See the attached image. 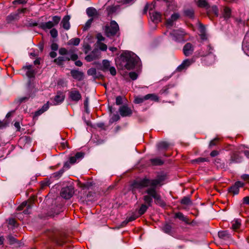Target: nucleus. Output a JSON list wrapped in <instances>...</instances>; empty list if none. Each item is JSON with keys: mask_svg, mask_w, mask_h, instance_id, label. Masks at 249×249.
<instances>
[{"mask_svg": "<svg viewBox=\"0 0 249 249\" xmlns=\"http://www.w3.org/2000/svg\"><path fill=\"white\" fill-rule=\"evenodd\" d=\"M161 180L160 178L150 179L144 178L141 180L135 181L132 184L133 188L141 189L144 187H150L144 191L146 195L143 197V199L145 204L141 205L139 210L140 215L144 214L149 207L152 206L153 199L155 203L161 207L166 206L165 202L162 199L160 194L156 190V187L160 184Z\"/></svg>", "mask_w": 249, "mask_h": 249, "instance_id": "1", "label": "nucleus"}, {"mask_svg": "<svg viewBox=\"0 0 249 249\" xmlns=\"http://www.w3.org/2000/svg\"><path fill=\"white\" fill-rule=\"evenodd\" d=\"M121 59L122 68H124L128 70L134 69L139 61V58L129 52L122 53Z\"/></svg>", "mask_w": 249, "mask_h": 249, "instance_id": "2", "label": "nucleus"}, {"mask_svg": "<svg viewBox=\"0 0 249 249\" xmlns=\"http://www.w3.org/2000/svg\"><path fill=\"white\" fill-rule=\"evenodd\" d=\"M186 34V33L183 29H179L173 30L170 33V36L172 40L177 42H181L185 40V36Z\"/></svg>", "mask_w": 249, "mask_h": 249, "instance_id": "3", "label": "nucleus"}, {"mask_svg": "<svg viewBox=\"0 0 249 249\" xmlns=\"http://www.w3.org/2000/svg\"><path fill=\"white\" fill-rule=\"evenodd\" d=\"M53 21H49L47 22H42L39 24V27L44 30L51 29L57 25L61 20V17L54 16L52 17Z\"/></svg>", "mask_w": 249, "mask_h": 249, "instance_id": "4", "label": "nucleus"}, {"mask_svg": "<svg viewBox=\"0 0 249 249\" xmlns=\"http://www.w3.org/2000/svg\"><path fill=\"white\" fill-rule=\"evenodd\" d=\"M119 26L117 22L114 20H112L109 26L105 27L106 35L108 37L114 36L119 31Z\"/></svg>", "mask_w": 249, "mask_h": 249, "instance_id": "5", "label": "nucleus"}, {"mask_svg": "<svg viewBox=\"0 0 249 249\" xmlns=\"http://www.w3.org/2000/svg\"><path fill=\"white\" fill-rule=\"evenodd\" d=\"M153 6L152 4H147L144 9V13H146L148 9H149V15H150L152 20L156 23H158L160 21L161 14L157 12L152 11V7Z\"/></svg>", "mask_w": 249, "mask_h": 249, "instance_id": "6", "label": "nucleus"}, {"mask_svg": "<svg viewBox=\"0 0 249 249\" xmlns=\"http://www.w3.org/2000/svg\"><path fill=\"white\" fill-rule=\"evenodd\" d=\"M35 197L34 196H31L30 198L27 201L23 202L17 208L18 211H21L25 207H26L27 209L23 211L25 214L28 213V210L30 209L35 201Z\"/></svg>", "mask_w": 249, "mask_h": 249, "instance_id": "7", "label": "nucleus"}, {"mask_svg": "<svg viewBox=\"0 0 249 249\" xmlns=\"http://www.w3.org/2000/svg\"><path fill=\"white\" fill-rule=\"evenodd\" d=\"M74 192V188L72 186H68L61 189L60 195L63 198L69 199L72 196Z\"/></svg>", "mask_w": 249, "mask_h": 249, "instance_id": "8", "label": "nucleus"}, {"mask_svg": "<svg viewBox=\"0 0 249 249\" xmlns=\"http://www.w3.org/2000/svg\"><path fill=\"white\" fill-rule=\"evenodd\" d=\"M48 236L58 246H62L66 242V239L64 236H57L56 232H52Z\"/></svg>", "mask_w": 249, "mask_h": 249, "instance_id": "9", "label": "nucleus"}, {"mask_svg": "<svg viewBox=\"0 0 249 249\" xmlns=\"http://www.w3.org/2000/svg\"><path fill=\"white\" fill-rule=\"evenodd\" d=\"M69 97L71 100L77 102L82 98L80 92L75 89H71L69 92Z\"/></svg>", "mask_w": 249, "mask_h": 249, "instance_id": "10", "label": "nucleus"}, {"mask_svg": "<svg viewBox=\"0 0 249 249\" xmlns=\"http://www.w3.org/2000/svg\"><path fill=\"white\" fill-rule=\"evenodd\" d=\"M245 185V183L240 181H236L233 185L229 189V192L234 195H237L239 192V188L243 187Z\"/></svg>", "mask_w": 249, "mask_h": 249, "instance_id": "11", "label": "nucleus"}, {"mask_svg": "<svg viewBox=\"0 0 249 249\" xmlns=\"http://www.w3.org/2000/svg\"><path fill=\"white\" fill-rule=\"evenodd\" d=\"M119 111L122 117L130 116L132 114V109L126 105L121 106L119 108Z\"/></svg>", "mask_w": 249, "mask_h": 249, "instance_id": "12", "label": "nucleus"}, {"mask_svg": "<svg viewBox=\"0 0 249 249\" xmlns=\"http://www.w3.org/2000/svg\"><path fill=\"white\" fill-rule=\"evenodd\" d=\"M86 13L89 18H92L93 19L98 18L100 15L97 10L92 7L88 8L86 10Z\"/></svg>", "mask_w": 249, "mask_h": 249, "instance_id": "13", "label": "nucleus"}, {"mask_svg": "<svg viewBox=\"0 0 249 249\" xmlns=\"http://www.w3.org/2000/svg\"><path fill=\"white\" fill-rule=\"evenodd\" d=\"M194 46L190 43H186L183 48V53L186 56L191 55L194 52Z\"/></svg>", "mask_w": 249, "mask_h": 249, "instance_id": "14", "label": "nucleus"}, {"mask_svg": "<svg viewBox=\"0 0 249 249\" xmlns=\"http://www.w3.org/2000/svg\"><path fill=\"white\" fill-rule=\"evenodd\" d=\"M219 238L220 239L226 240L230 241L232 240L231 235L227 231H220L218 233Z\"/></svg>", "mask_w": 249, "mask_h": 249, "instance_id": "15", "label": "nucleus"}, {"mask_svg": "<svg viewBox=\"0 0 249 249\" xmlns=\"http://www.w3.org/2000/svg\"><path fill=\"white\" fill-rule=\"evenodd\" d=\"M70 18L71 17L69 15H66L63 17L61 22V24L62 25L63 28L66 30H68L70 29Z\"/></svg>", "mask_w": 249, "mask_h": 249, "instance_id": "16", "label": "nucleus"}, {"mask_svg": "<svg viewBox=\"0 0 249 249\" xmlns=\"http://www.w3.org/2000/svg\"><path fill=\"white\" fill-rule=\"evenodd\" d=\"M192 62L190 59H185L182 63L178 66L177 69V71H181L184 70H186L191 64Z\"/></svg>", "mask_w": 249, "mask_h": 249, "instance_id": "17", "label": "nucleus"}, {"mask_svg": "<svg viewBox=\"0 0 249 249\" xmlns=\"http://www.w3.org/2000/svg\"><path fill=\"white\" fill-rule=\"evenodd\" d=\"M71 74L74 79L78 81L82 80L84 77L83 72L77 70H71Z\"/></svg>", "mask_w": 249, "mask_h": 249, "instance_id": "18", "label": "nucleus"}, {"mask_svg": "<svg viewBox=\"0 0 249 249\" xmlns=\"http://www.w3.org/2000/svg\"><path fill=\"white\" fill-rule=\"evenodd\" d=\"M242 160V157L240 156L238 153L234 152L233 153L231 156L229 163L231 164L233 162L239 163L241 162Z\"/></svg>", "mask_w": 249, "mask_h": 249, "instance_id": "19", "label": "nucleus"}, {"mask_svg": "<svg viewBox=\"0 0 249 249\" xmlns=\"http://www.w3.org/2000/svg\"><path fill=\"white\" fill-rule=\"evenodd\" d=\"M32 65H29L23 67V69L27 70L26 72V75L29 78L34 77L36 74V71L32 69Z\"/></svg>", "mask_w": 249, "mask_h": 249, "instance_id": "20", "label": "nucleus"}, {"mask_svg": "<svg viewBox=\"0 0 249 249\" xmlns=\"http://www.w3.org/2000/svg\"><path fill=\"white\" fill-rule=\"evenodd\" d=\"M231 224L232 230L238 231L241 226V220L239 219H235L231 222Z\"/></svg>", "mask_w": 249, "mask_h": 249, "instance_id": "21", "label": "nucleus"}, {"mask_svg": "<svg viewBox=\"0 0 249 249\" xmlns=\"http://www.w3.org/2000/svg\"><path fill=\"white\" fill-rule=\"evenodd\" d=\"M84 154L83 152H77L75 154L74 156H72L70 158V162L71 164L75 163L77 160H80L84 157Z\"/></svg>", "mask_w": 249, "mask_h": 249, "instance_id": "22", "label": "nucleus"}, {"mask_svg": "<svg viewBox=\"0 0 249 249\" xmlns=\"http://www.w3.org/2000/svg\"><path fill=\"white\" fill-rule=\"evenodd\" d=\"M179 18L178 13H174L172 15L171 18L166 20V23L167 26H172L174 21H176Z\"/></svg>", "mask_w": 249, "mask_h": 249, "instance_id": "23", "label": "nucleus"}, {"mask_svg": "<svg viewBox=\"0 0 249 249\" xmlns=\"http://www.w3.org/2000/svg\"><path fill=\"white\" fill-rule=\"evenodd\" d=\"M175 217L178 218L179 219L184 222L185 223L187 224H191L189 218H188L187 216H184V214L180 212L176 213L175 214Z\"/></svg>", "mask_w": 249, "mask_h": 249, "instance_id": "24", "label": "nucleus"}, {"mask_svg": "<svg viewBox=\"0 0 249 249\" xmlns=\"http://www.w3.org/2000/svg\"><path fill=\"white\" fill-rule=\"evenodd\" d=\"M231 9L228 7H225L222 13V17L225 19H228L231 17Z\"/></svg>", "mask_w": 249, "mask_h": 249, "instance_id": "25", "label": "nucleus"}, {"mask_svg": "<svg viewBox=\"0 0 249 249\" xmlns=\"http://www.w3.org/2000/svg\"><path fill=\"white\" fill-rule=\"evenodd\" d=\"M64 98L65 95L63 93L59 92L57 93V95L55 96L54 100L56 104H58L62 103L64 101Z\"/></svg>", "mask_w": 249, "mask_h": 249, "instance_id": "26", "label": "nucleus"}, {"mask_svg": "<svg viewBox=\"0 0 249 249\" xmlns=\"http://www.w3.org/2000/svg\"><path fill=\"white\" fill-rule=\"evenodd\" d=\"M145 99H146V100H151L152 101H154L155 102H158L159 98L156 94L152 93L148 94L145 95Z\"/></svg>", "mask_w": 249, "mask_h": 249, "instance_id": "27", "label": "nucleus"}, {"mask_svg": "<svg viewBox=\"0 0 249 249\" xmlns=\"http://www.w3.org/2000/svg\"><path fill=\"white\" fill-rule=\"evenodd\" d=\"M197 5L200 7L205 8L207 9L210 7L208 3L206 0H198Z\"/></svg>", "mask_w": 249, "mask_h": 249, "instance_id": "28", "label": "nucleus"}, {"mask_svg": "<svg viewBox=\"0 0 249 249\" xmlns=\"http://www.w3.org/2000/svg\"><path fill=\"white\" fill-rule=\"evenodd\" d=\"M110 67V62L107 60H104L101 70L104 71H108Z\"/></svg>", "mask_w": 249, "mask_h": 249, "instance_id": "29", "label": "nucleus"}, {"mask_svg": "<svg viewBox=\"0 0 249 249\" xmlns=\"http://www.w3.org/2000/svg\"><path fill=\"white\" fill-rule=\"evenodd\" d=\"M169 143L167 142H161L158 143V147L160 149H166L169 146Z\"/></svg>", "mask_w": 249, "mask_h": 249, "instance_id": "30", "label": "nucleus"}, {"mask_svg": "<svg viewBox=\"0 0 249 249\" xmlns=\"http://www.w3.org/2000/svg\"><path fill=\"white\" fill-rule=\"evenodd\" d=\"M80 40L79 38H73L70 39L68 42L69 45L77 46L80 43Z\"/></svg>", "mask_w": 249, "mask_h": 249, "instance_id": "31", "label": "nucleus"}, {"mask_svg": "<svg viewBox=\"0 0 249 249\" xmlns=\"http://www.w3.org/2000/svg\"><path fill=\"white\" fill-rule=\"evenodd\" d=\"M209 14H213L215 17L218 16V9L216 6H213L211 9L208 11Z\"/></svg>", "mask_w": 249, "mask_h": 249, "instance_id": "32", "label": "nucleus"}, {"mask_svg": "<svg viewBox=\"0 0 249 249\" xmlns=\"http://www.w3.org/2000/svg\"><path fill=\"white\" fill-rule=\"evenodd\" d=\"M18 14H11L6 17V21L8 23L11 22L12 21L16 19L18 17Z\"/></svg>", "mask_w": 249, "mask_h": 249, "instance_id": "33", "label": "nucleus"}, {"mask_svg": "<svg viewBox=\"0 0 249 249\" xmlns=\"http://www.w3.org/2000/svg\"><path fill=\"white\" fill-rule=\"evenodd\" d=\"M107 11L108 15H111L116 12L117 7L114 6H109L107 8Z\"/></svg>", "mask_w": 249, "mask_h": 249, "instance_id": "34", "label": "nucleus"}, {"mask_svg": "<svg viewBox=\"0 0 249 249\" xmlns=\"http://www.w3.org/2000/svg\"><path fill=\"white\" fill-rule=\"evenodd\" d=\"M151 162L152 164L154 165H160L163 163V161L160 159H151Z\"/></svg>", "mask_w": 249, "mask_h": 249, "instance_id": "35", "label": "nucleus"}, {"mask_svg": "<svg viewBox=\"0 0 249 249\" xmlns=\"http://www.w3.org/2000/svg\"><path fill=\"white\" fill-rule=\"evenodd\" d=\"M92 18H90L85 23L84 26L83 27V30L86 31L90 27L91 23L93 22Z\"/></svg>", "mask_w": 249, "mask_h": 249, "instance_id": "36", "label": "nucleus"}, {"mask_svg": "<svg viewBox=\"0 0 249 249\" xmlns=\"http://www.w3.org/2000/svg\"><path fill=\"white\" fill-rule=\"evenodd\" d=\"M200 28L201 29V38L203 40L206 39V35L205 33V27L202 24H200Z\"/></svg>", "mask_w": 249, "mask_h": 249, "instance_id": "37", "label": "nucleus"}, {"mask_svg": "<svg viewBox=\"0 0 249 249\" xmlns=\"http://www.w3.org/2000/svg\"><path fill=\"white\" fill-rule=\"evenodd\" d=\"M181 203L183 205H189L191 204V201L189 197H184L181 200Z\"/></svg>", "mask_w": 249, "mask_h": 249, "instance_id": "38", "label": "nucleus"}, {"mask_svg": "<svg viewBox=\"0 0 249 249\" xmlns=\"http://www.w3.org/2000/svg\"><path fill=\"white\" fill-rule=\"evenodd\" d=\"M207 49L208 51L207 53H204V52L199 53V56H201V57H204V56H206L208 55V54L211 53L212 51L213 50L212 48L210 45H208L207 46Z\"/></svg>", "mask_w": 249, "mask_h": 249, "instance_id": "39", "label": "nucleus"}, {"mask_svg": "<svg viewBox=\"0 0 249 249\" xmlns=\"http://www.w3.org/2000/svg\"><path fill=\"white\" fill-rule=\"evenodd\" d=\"M162 230L165 233H169L171 231L172 227L169 224H165L163 227Z\"/></svg>", "mask_w": 249, "mask_h": 249, "instance_id": "40", "label": "nucleus"}, {"mask_svg": "<svg viewBox=\"0 0 249 249\" xmlns=\"http://www.w3.org/2000/svg\"><path fill=\"white\" fill-rule=\"evenodd\" d=\"M64 61V56H59L56 59H54L53 62L57 65H61L62 64L63 62Z\"/></svg>", "mask_w": 249, "mask_h": 249, "instance_id": "41", "label": "nucleus"}, {"mask_svg": "<svg viewBox=\"0 0 249 249\" xmlns=\"http://www.w3.org/2000/svg\"><path fill=\"white\" fill-rule=\"evenodd\" d=\"M146 100L145 99V96L143 97H136L134 100V103L135 104H141Z\"/></svg>", "mask_w": 249, "mask_h": 249, "instance_id": "42", "label": "nucleus"}, {"mask_svg": "<svg viewBox=\"0 0 249 249\" xmlns=\"http://www.w3.org/2000/svg\"><path fill=\"white\" fill-rule=\"evenodd\" d=\"M51 182L50 180L46 179L45 180L41 181V187L42 189H44L46 186H48L50 185Z\"/></svg>", "mask_w": 249, "mask_h": 249, "instance_id": "43", "label": "nucleus"}, {"mask_svg": "<svg viewBox=\"0 0 249 249\" xmlns=\"http://www.w3.org/2000/svg\"><path fill=\"white\" fill-rule=\"evenodd\" d=\"M185 15L189 17L193 18L194 14V12L193 9H187L184 11Z\"/></svg>", "mask_w": 249, "mask_h": 249, "instance_id": "44", "label": "nucleus"}, {"mask_svg": "<svg viewBox=\"0 0 249 249\" xmlns=\"http://www.w3.org/2000/svg\"><path fill=\"white\" fill-rule=\"evenodd\" d=\"M9 122L7 120H0V129H3L8 126Z\"/></svg>", "mask_w": 249, "mask_h": 249, "instance_id": "45", "label": "nucleus"}, {"mask_svg": "<svg viewBox=\"0 0 249 249\" xmlns=\"http://www.w3.org/2000/svg\"><path fill=\"white\" fill-rule=\"evenodd\" d=\"M136 219V217L134 215H132L128 218L123 222L122 224L124 225H126L129 222L132 221Z\"/></svg>", "mask_w": 249, "mask_h": 249, "instance_id": "46", "label": "nucleus"}, {"mask_svg": "<svg viewBox=\"0 0 249 249\" xmlns=\"http://www.w3.org/2000/svg\"><path fill=\"white\" fill-rule=\"evenodd\" d=\"M208 161V159L207 158H198L196 159H195V160H192V162L194 163V162H198V163H199V162H205V161Z\"/></svg>", "mask_w": 249, "mask_h": 249, "instance_id": "47", "label": "nucleus"}, {"mask_svg": "<svg viewBox=\"0 0 249 249\" xmlns=\"http://www.w3.org/2000/svg\"><path fill=\"white\" fill-rule=\"evenodd\" d=\"M51 36L53 38H56L58 36V32L55 28H53L51 30L50 32Z\"/></svg>", "mask_w": 249, "mask_h": 249, "instance_id": "48", "label": "nucleus"}, {"mask_svg": "<svg viewBox=\"0 0 249 249\" xmlns=\"http://www.w3.org/2000/svg\"><path fill=\"white\" fill-rule=\"evenodd\" d=\"M129 75L130 78L133 80H135L138 78V74L135 72H130Z\"/></svg>", "mask_w": 249, "mask_h": 249, "instance_id": "49", "label": "nucleus"}, {"mask_svg": "<svg viewBox=\"0 0 249 249\" xmlns=\"http://www.w3.org/2000/svg\"><path fill=\"white\" fill-rule=\"evenodd\" d=\"M88 74L89 75H95L96 74V70L95 68H90L88 71Z\"/></svg>", "mask_w": 249, "mask_h": 249, "instance_id": "50", "label": "nucleus"}, {"mask_svg": "<svg viewBox=\"0 0 249 249\" xmlns=\"http://www.w3.org/2000/svg\"><path fill=\"white\" fill-rule=\"evenodd\" d=\"M116 104L117 105H120L123 104V98L121 96H118L116 98Z\"/></svg>", "mask_w": 249, "mask_h": 249, "instance_id": "51", "label": "nucleus"}, {"mask_svg": "<svg viewBox=\"0 0 249 249\" xmlns=\"http://www.w3.org/2000/svg\"><path fill=\"white\" fill-rule=\"evenodd\" d=\"M100 50L103 51H105L107 50V45L103 43H100L99 44Z\"/></svg>", "mask_w": 249, "mask_h": 249, "instance_id": "52", "label": "nucleus"}, {"mask_svg": "<svg viewBox=\"0 0 249 249\" xmlns=\"http://www.w3.org/2000/svg\"><path fill=\"white\" fill-rule=\"evenodd\" d=\"M219 141V139L218 138H215L213 140H212L209 144L210 147H212L214 145H216Z\"/></svg>", "mask_w": 249, "mask_h": 249, "instance_id": "53", "label": "nucleus"}, {"mask_svg": "<svg viewBox=\"0 0 249 249\" xmlns=\"http://www.w3.org/2000/svg\"><path fill=\"white\" fill-rule=\"evenodd\" d=\"M64 169H61L58 172L54 173L53 175L54 177L59 178L64 173Z\"/></svg>", "mask_w": 249, "mask_h": 249, "instance_id": "54", "label": "nucleus"}, {"mask_svg": "<svg viewBox=\"0 0 249 249\" xmlns=\"http://www.w3.org/2000/svg\"><path fill=\"white\" fill-rule=\"evenodd\" d=\"M59 53L62 55H65L68 53V51L64 48H61L59 50Z\"/></svg>", "mask_w": 249, "mask_h": 249, "instance_id": "55", "label": "nucleus"}, {"mask_svg": "<svg viewBox=\"0 0 249 249\" xmlns=\"http://www.w3.org/2000/svg\"><path fill=\"white\" fill-rule=\"evenodd\" d=\"M241 178L249 183V175L243 174L241 176Z\"/></svg>", "mask_w": 249, "mask_h": 249, "instance_id": "56", "label": "nucleus"}, {"mask_svg": "<svg viewBox=\"0 0 249 249\" xmlns=\"http://www.w3.org/2000/svg\"><path fill=\"white\" fill-rule=\"evenodd\" d=\"M108 71H109L110 74L113 76H114L116 74V71L114 67H110L108 69Z\"/></svg>", "mask_w": 249, "mask_h": 249, "instance_id": "57", "label": "nucleus"}, {"mask_svg": "<svg viewBox=\"0 0 249 249\" xmlns=\"http://www.w3.org/2000/svg\"><path fill=\"white\" fill-rule=\"evenodd\" d=\"M94 59V57L93 56V55L90 54H89V55H88L87 56H86L85 57V59L87 60V61L88 62H90L92 60H93Z\"/></svg>", "mask_w": 249, "mask_h": 249, "instance_id": "58", "label": "nucleus"}, {"mask_svg": "<svg viewBox=\"0 0 249 249\" xmlns=\"http://www.w3.org/2000/svg\"><path fill=\"white\" fill-rule=\"evenodd\" d=\"M9 241L11 244H14L16 242V239L13 236L9 235L7 237Z\"/></svg>", "mask_w": 249, "mask_h": 249, "instance_id": "59", "label": "nucleus"}, {"mask_svg": "<svg viewBox=\"0 0 249 249\" xmlns=\"http://www.w3.org/2000/svg\"><path fill=\"white\" fill-rule=\"evenodd\" d=\"M26 3V1L25 0H16L13 2V3L14 4H16L17 3L24 4V3Z\"/></svg>", "mask_w": 249, "mask_h": 249, "instance_id": "60", "label": "nucleus"}, {"mask_svg": "<svg viewBox=\"0 0 249 249\" xmlns=\"http://www.w3.org/2000/svg\"><path fill=\"white\" fill-rule=\"evenodd\" d=\"M243 204L249 205V196H245L243 198Z\"/></svg>", "mask_w": 249, "mask_h": 249, "instance_id": "61", "label": "nucleus"}, {"mask_svg": "<svg viewBox=\"0 0 249 249\" xmlns=\"http://www.w3.org/2000/svg\"><path fill=\"white\" fill-rule=\"evenodd\" d=\"M51 49L53 51H56L58 49V46L57 44L53 43L51 45Z\"/></svg>", "mask_w": 249, "mask_h": 249, "instance_id": "62", "label": "nucleus"}, {"mask_svg": "<svg viewBox=\"0 0 249 249\" xmlns=\"http://www.w3.org/2000/svg\"><path fill=\"white\" fill-rule=\"evenodd\" d=\"M218 154H219L218 151H217L216 150H213L211 152L210 155L211 157H214L217 156L218 155Z\"/></svg>", "mask_w": 249, "mask_h": 249, "instance_id": "63", "label": "nucleus"}, {"mask_svg": "<svg viewBox=\"0 0 249 249\" xmlns=\"http://www.w3.org/2000/svg\"><path fill=\"white\" fill-rule=\"evenodd\" d=\"M43 112H44L41 109H39L38 110L35 112L34 116L35 117H38V116L42 114Z\"/></svg>", "mask_w": 249, "mask_h": 249, "instance_id": "64", "label": "nucleus"}]
</instances>
